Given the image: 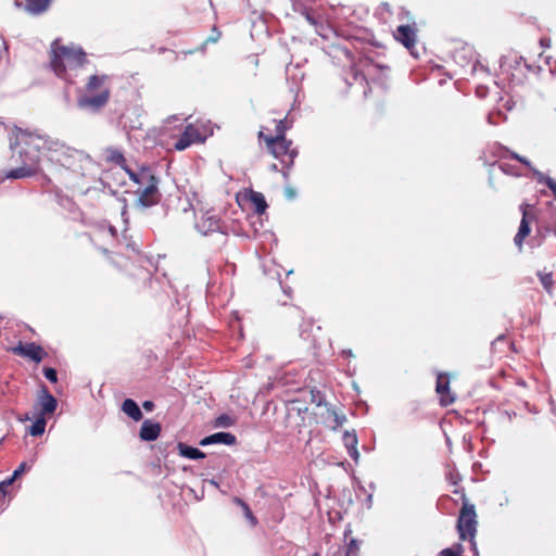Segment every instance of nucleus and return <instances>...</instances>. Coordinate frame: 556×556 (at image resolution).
<instances>
[{
    "mask_svg": "<svg viewBox=\"0 0 556 556\" xmlns=\"http://www.w3.org/2000/svg\"><path fill=\"white\" fill-rule=\"evenodd\" d=\"M332 556H350V555H349V553H345L344 555H342L341 552H337Z\"/></svg>",
    "mask_w": 556,
    "mask_h": 556,
    "instance_id": "a19ab883",
    "label": "nucleus"
},
{
    "mask_svg": "<svg viewBox=\"0 0 556 556\" xmlns=\"http://www.w3.org/2000/svg\"><path fill=\"white\" fill-rule=\"evenodd\" d=\"M523 166L530 167V163L526 159H523ZM529 169L532 172L533 179H535L541 185L547 186L556 198V181L549 177H545L542 173L538 170H534L532 168Z\"/></svg>",
    "mask_w": 556,
    "mask_h": 556,
    "instance_id": "393cba45",
    "label": "nucleus"
},
{
    "mask_svg": "<svg viewBox=\"0 0 556 556\" xmlns=\"http://www.w3.org/2000/svg\"><path fill=\"white\" fill-rule=\"evenodd\" d=\"M346 418L344 415L337 413L333 408L327 407L326 415L323 416V422L324 425L331 429L337 430L340 428L344 422Z\"/></svg>",
    "mask_w": 556,
    "mask_h": 556,
    "instance_id": "aec40b11",
    "label": "nucleus"
},
{
    "mask_svg": "<svg viewBox=\"0 0 556 556\" xmlns=\"http://www.w3.org/2000/svg\"><path fill=\"white\" fill-rule=\"evenodd\" d=\"M514 241L516 243L517 247L521 248V225L519 226L518 228V231L514 238Z\"/></svg>",
    "mask_w": 556,
    "mask_h": 556,
    "instance_id": "e433bc0d",
    "label": "nucleus"
},
{
    "mask_svg": "<svg viewBox=\"0 0 556 556\" xmlns=\"http://www.w3.org/2000/svg\"><path fill=\"white\" fill-rule=\"evenodd\" d=\"M346 84H348V86H352L353 85V83H351L349 80H346Z\"/></svg>",
    "mask_w": 556,
    "mask_h": 556,
    "instance_id": "79ce46f5",
    "label": "nucleus"
},
{
    "mask_svg": "<svg viewBox=\"0 0 556 556\" xmlns=\"http://www.w3.org/2000/svg\"><path fill=\"white\" fill-rule=\"evenodd\" d=\"M29 466L25 462L21 463L20 466L13 471V475L11 476L14 480L20 478L24 472L29 470Z\"/></svg>",
    "mask_w": 556,
    "mask_h": 556,
    "instance_id": "72a5a7b5",
    "label": "nucleus"
},
{
    "mask_svg": "<svg viewBox=\"0 0 556 556\" xmlns=\"http://www.w3.org/2000/svg\"><path fill=\"white\" fill-rule=\"evenodd\" d=\"M383 70L382 66L375 64L374 61L367 56H359L357 61L352 60L351 75L353 81L364 87L366 93V87H368V80L374 79L375 75Z\"/></svg>",
    "mask_w": 556,
    "mask_h": 556,
    "instance_id": "1a4fd4ad",
    "label": "nucleus"
},
{
    "mask_svg": "<svg viewBox=\"0 0 556 556\" xmlns=\"http://www.w3.org/2000/svg\"><path fill=\"white\" fill-rule=\"evenodd\" d=\"M179 454L186 458L200 459L204 458L205 454L197 447L189 446L185 443H178Z\"/></svg>",
    "mask_w": 556,
    "mask_h": 556,
    "instance_id": "a878e982",
    "label": "nucleus"
},
{
    "mask_svg": "<svg viewBox=\"0 0 556 556\" xmlns=\"http://www.w3.org/2000/svg\"><path fill=\"white\" fill-rule=\"evenodd\" d=\"M249 201L253 205L254 212L258 215L264 214L268 206L264 194L257 191L252 190L250 192Z\"/></svg>",
    "mask_w": 556,
    "mask_h": 556,
    "instance_id": "5701e85b",
    "label": "nucleus"
},
{
    "mask_svg": "<svg viewBox=\"0 0 556 556\" xmlns=\"http://www.w3.org/2000/svg\"><path fill=\"white\" fill-rule=\"evenodd\" d=\"M43 375L52 383H55L58 381V374L54 368H51V367L43 368Z\"/></svg>",
    "mask_w": 556,
    "mask_h": 556,
    "instance_id": "473e14b6",
    "label": "nucleus"
},
{
    "mask_svg": "<svg viewBox=\"0 0 556 556\" xmlns=\"http://www.w3.org/2000/svg\"><path fill=\"white\" fill-rule=\"evenodd\" d=\"M539 279L543 286V288L551 293L553 288V274L549 273H538Z\"/></svg>",
    "mask_w": 556,
    "mask_h": 556,
    "instance_id": "c756f323",
    "label": "nucleus"
},
{
    "mask_svg": "<svg viewBox=\"0 0 556 556\" xmlns=\"http://www.w3.org/2000/svg\"><path fill=\"white\" fill-rule=\"evenodd\" d=\"M435 392L439 395L440 405L450 406L455 402V395L451 392L450 378L446 374L440 372L437 377Z\"/></svg>",
    "mask_w": 556,
    "mask_h": 556,
    "instance_id": "ddd939ff",
    "label": "nucleus"
},
{
    "mask_svg": "<svg viewBox=\"0 0 556 556\" xmlns=\"http://www.w3.org/2000/svg\"><path fill=\"white\" fill-rule=\"evenodd\" d=\"M213 33H215V34L208 36L199 48H197L194 50L185 51L184 54H191V53H193L195 51H204L205 46L207 43H210V42H213V43L217 42L219 40L220 36H222V33L219 30H217L216 27L213 28Z\"/></svg>",
    "mask_w": 556,
    "mask_h": 556,
    "instance_id": "c85d7f7f",
    "label": "nucleus"
},
{
    "mask_svg": "<svg viewBox=\"0 0 556 556\" xmlns=\"http://www.w3.org/2000/svg\"><path fill=\"white\" fill-rule=\"evenodd\" d=\"M232 502L242 508L243 514H244L245 518L250 521L251 526L254 527L257 525L256 517L253 515L250 506L242 498L236 496V497H233Z\"/></svg>",
    "mask_w": 556,
    "mask_h": 556,
    "instance_id": "bb28decb",
    "label": "nucleus"
},
{
    "mask_svg": "<svg viewBox=\"0 0 556 556\" xmlns=\"http://www.w3.org/2000/svg\"><path fill=\"white\" fill-rule=\"evenodd\" d=\"M46 419L45 416H38L36 420L33 422V425L29 428V433L34 437H39L45 432L46 429Z\"/></svg>",
    "mask_w": 556,
    "mask_h": 556,
    "instance_id": "cd10ccee",
    "label": "nucleus"
},
{
    "mask_svg": "<svg viewBox=\"0 0 556 556\" xmlns=\"http://www.w3.org/2000/svg\"><path fill=\"white\" fill-rule=\"evenodd\" d=\"M9 351L14 355L28 358L36 364L41 363L48 356V353L45 351V349L35 342H18L16 346L9 349Z\"/></svg>",
    "mask_w": 556,
    "mask_h": 556,
    "instance_id": "9d476101",
    "label": "nucleus"
},
{
    "mask_svg": "<svg viewBox=\"0 0 556 556\" xmlns=\"http://www.w3.org/2000/svg\"><path fill=\"white\" fill-rule=\"evenodd\" d=\"M456 494H459L463 501L462 508L459 510L457 519V531L462 541L468 540L471 544V548L475 556H478L475 536L477 533L478 520L475 505L469 503L464 490H455Z\"/></svg>",
    "mask_w": 556,
    "mask_h": 556,
    "instance_id": "0eeeda50",
    "label": "nucleus"
},
{
    "mask_svg": "<svg viewBox=\"0 0 556 556\" xmlns=\"http://www.w3.org/2000/svg\"><path fill=\"white\" fill-rule=\"evenodd\" d=\"M36 405L40 416L53 414L56 409L58 402L45 384L41 386L38 392Z\"/></svg>",
    "mask_w": 556,
    "mask_h": 556,
    "instance_id": "4468645a",
    "label": "nucleus"
},
{
    "mask_svg": "<svg viewBox=\"0 0 556 556\" xmlns=\"http://www.w3.org/2000/svg\"><path fill=\"white\" fill-rule=\"evenodd\" d=\"M222 224L220 219L210 212H206L201 216V218L197 223V228L203 235H207L211 232H217L220 230Z\"/></svg>",
    "mask_w": 556,
    "mask_h": 556,
    "instance_id": "f3484780",
    "label": "nucleus"
},
{
    "mask_svg": "<svg viewBox=\"0 0 556 556\" xmlns=\"http://www.w3.org/2000/svg\"><path fill=\"white\" fill-rule=\"evenodd\" d=\"M142 407H143V409H146L147 412H151V410H153V408H154V403H153L152 401H144V402L142 403Z\"/></svg>",
    "mask_w": 556,
    "mask_h": 556,
    "instance_id": "4c0bfd02",
    "label": "nucleus"
},
{
    "mask_svg": "<svg viewBox=\"0 0 556 556\" xmlns=\"http://www.w3.org/2000/svg\"><path fill=\"white\" fill-rule=\"evenodd\" d=\"M235 420L227 414L219 415L215 420V427H231Z\"/></svg>",
    "mask_w": 556,
    "mask_h": 556,
    "instance_id": "2f4dec72",
    "label": "nucleus"
},
{
    "mask_svg": "<svg viewBox=\"0 0 556 556\" xmlns=\"http://www.w3.org/2000/svg\"><path fill=\"white\" fill-rule=\"evenodd\" d=\"M555 224V216L549 211L527 205L523 208V241L527 239L526 243L532 249L540 247Z\"/></svg>",
    "mask_w": 556,
    "mask_h": 556,
    "instance_id": "7ed1b4c3",
    "label": "nucleus"
},
{
    "mask_svg": "<svg viewBox=\"0 0 556 556\" xmlns=\"http://www.w3.org/2000/svg\"><path fill=\"white\" fill-rule=\"evenodd\" d=\"M236 442H237V438L232 433L217 432V433H214V434L203 438L200 441V445L206 446L210 444H217V443H222V444H226V445H233V444H236Z\"/></svg>",
    "mask_w": 556,
    "mask_h": 556,
    "instance_id": "6ab92c4d",
    "label": "nucleus"
},
{
    "mask_svg": "<svg viewBox=\"0 0 556 556\" xmlns=\"http://www.w3.org/2000/svg\"><path fill=\"white\" fill-rule=\"evenodd\" d=\"M51 0H25L24 9L33 14L37 15L45 12L49 5Z\"/></svg>",
    "mask_w": 556,
    "mask_h": 556,
    "instance_id": "b1692460",
    "label": "nucleus"
},
{
    "mask_svg": "<svg viewBox=\"0 0 556 556\" xmlns=\"http://www.w3.org/2000/svg\"><path fill=\"white\" fill-rule=\"evenodd\" d=\"M313 556H319L318 554H314Z\"/></svg>",
    "mask_w": 556,
    "mask_h": 556,
    "instance_id": "37998d69",
    "label": "nucleus"
},
{
    "mask_svg": "<svg viewBox=\"0 0 556 556\" xmlns=\"http://www.w3.org/2000/svg\"><path fill=\"white\" fill-rule=\"evenodd\" d=\"M289 128L286 118L276 122L275 135L266 134V128H262L258 131V139L263 140L265 148L275 159L279 160L280 163L290 167L294 163V159L298 156V150L293 147L292 140L286 138V131Z\"/></svg>",
    "mask_w": 556,
    "mask_h": 556,
    "instance_id": "20e7f679",
    "label": "nucleus"
},
{
    "mask_svg": "<svg viewBox=\"0 0 556 556\" xmlns=\"http://www.w3.org/2000/svg\"><path fill=\"white\" fill-rule=\"evenodd\" d=\"M0 319H2V316L0 315Z\"/></svg>",
    "mask_w": 556,
    "mask_h": 556,
    "instance_id": "c03bdc74",
    "label": "nucleus"
},
{
    "mask_svg": "<svg viewBox=\"0 0 556 556\" xmlns=\"http://www.w3.org/2000/svg\"><path fill=\"white\" fill-rule=\"evenodd\" d=\"M540 43H541L542 47H549L551 40L547 39V38H542L540 40Z\"/></svg>",
    "mask_w": 556,
    "mask_h": 556,
    "instance_id": "ea45409f",
    "label": "nucleus"
},
{
    "mask_svg": "<svg viewBox=\"0 0 556 556\" xmlns=\"http://www.w3.org/2000/svg\"><path fill=\"white\" fill-rule=\"evenodd\" d=\"M285 193L288 199H293L295 197V191L292 188H287Z\"/></svg>",
    "mask_w": 556,
    "mask_h": 556,
    "instance_id": "58836bf2",
    "label": "nucleus"
},
{
    "mask_svg": "<svg viewBox=\"0 0 556 556\" xmlns=\"http://www.w3.org/2000/svg\"><path fill=\"white\" fill-rule=\"evenodd\" d=\"M110 77L105 74L89 76L83 93L77 97V106L92 113L100 112L110 101Z\"/></svg>",
    "mask_w": 556,
    "mask_h": 556,
    "instance_id": "39448f33",
    "label": "nucleus"
},
{
    "mask_svg": "<svg viewBox=\"0 0 556 556\" xmlns=\"http://www.w3.org/2000/svg\"><path fill=\"white\" fill-rule=\"evenodd\" d=\"M21 156L24 157V163L22 166L10 169L5 174V178L8 179H20V178H26V177H33L35 176L40 167V154H42L41 151H31L27 153V137L24 141V147L21 150Z\"/></svg>",
    "mask_w": 556,
    "mask_h": 556,
    "instance_id": "6e6552de",
    "label": "nucleus"
},
{
    "mask_svg": "<svg viewBox=\"0 0 556 556\" xmlns=\"http://www.w3.org/2000/svg\"><path fill=\"white\" fill-rule=\"evenodd\" d=\"M495 167L507 176L519 177L521 174V157L518 154H509L502 156L495 164H493L492 173Z\"/></svg>",
    "mask_w": 556,
    "mask_h": 556,
    "instance_id": "f8f14e48",
    "label": "nucleus"
},
{
    "mask_svg": "<svg viewBox=\"0 0 556 556\" xmlns=\"http://www.w3.org/2000/svg\"><path fill=\"white\" fill-rule=\"evenodd\" d=\"M204 140L205 137L202 136L200 129L193 124H188L173 146L175 150L184 151L191 144L202 143Z\"/></svg>",
    "mask_w": 556,
    "mask_h": 556,
    "instance_id": "9b49d317",
    "label": "nucleus"
},
{
    "mask_svg": "<svg viewBox=\"0 0 556 556\" xmlns=\"http://www.w3.org/2000/svg\"><path fill=\"white\" fill-rule=\"evenodd\" d=\"M464 548L460 543L454 544L452 547L444 548L440 552V556H462Z\"/></svg>",
    "mask_w": 556,
    "mask_h": 556,
    "instance_id": "7c9ffc66",
    "label": "nucleus"
},
{
    "mask_svg": "<svg viewBox=\"0 0 556 556\" xmlns=\"http://www.w3.org/2000/svg\"><path fill=\"white\" fill-rule=\"evenodd\" d=\"M394 37L405 48L412 50L416 46L417 28L410 25H400L394 33Z\"/></svg>",
    "mask_w": 556,
    "mask_h": 556,
    "instance_id": "2eb2a0df",
    "label": "nucleus"
},
{
    "mask_svg": "<svg viewBox=\"0 0 556 556\" xmlns=\"http://www.w3.org/2000/svg\"><path fill=\"white\" fill-rule=\"evenodd\" d=\"M122 412L135 421L142 419L143 415L138 404L132 399H126L122 403Z\"/></svg>",
    "mask_w": 556,
    "mask_h": 556,
    "instance_id": "4be33fe9",
    "label": "nucleus"
},
{
    "mask_svg": "<svg viewBox=\"0 0 556 556\" xmlns=\"http://www.w3.org/2000/svg\"><path fill=\"white\" fill-rule=\"evenodd\" d=\"M357 551H358L357 542H356V540L352 539L348 545V548L341 554L344 555L345 553H349L350 556H356Z\"/></svg>",
    "mask_w": 556,
    "mask_h": 556,
    "instance_id": "f704fd0d",
    "label": "nucleus"
},
{
    "mask_svg": "<svg viewBox=\"0 0 556 556\" xmlns=\"http://www.w3.org/2000/svg\"><path fill=\"white\" fill-rule=\"evenodd\" d=\"M128 177L132 182L137 185L147 184L144 188H139L136 191L138 194V199L136 201L137 205L141 207H151L160 202V179L151 172L149 167H142L139 172L129 170Z\"/></svg>",
    "mask_w": 556,
    "mask_h": 556,
    "instance_id": "423d86ee",
    "label": "nucleus"
},
{
    "mask_svg": "<svg viewBox=\"0 0 556 556\" xmlns=\"http://www.w3.org/2000/svg\"><path fill=\"white\" fill-rule=\"evenodd\" d=\"M14 481H15V480H14L12 477H10V478H8V479H5V480L1 481V482H0V492H1L3 495H5V494L8 493V489H9V486H11V485L13 484V482H14Z\"/></svg>",
    "mask_w": 556,
    "mask_h": 556,
    "instance_id": "c9c22d12",
    "label": "nucleus"
},
{
    "mask_svg": "<svg viewBox=\"0 0 556 556\" xmlns=\"http://www.w3.org/2000/svg\"><path fill=\"white\" fill-rule=\"evenodd\" d=\"M41 151L52 163L59 164L77 176H86L91 166V157L83 150L75 149L66 143L38 135L27 136V153Z\"/></svg>",
    "mask_w": 556,
    "mask_h": 556,
    "instance_id": "f257e3e1",
    "label": "nucleus"
},
{
    "mask_svg": "<svg viewBox=\"0 0 556 556\" xmlns=\"http://www.w3.org/2000/svg\"><path fill=\"white\" fill-rule=\"evenodd\" d=\"M87 62V54L81 47L62 45L60 40L51 43L50 66L58 77L67 83L74 84L70 72L83 67Z\"/></svg>",
    "mask_w": 556,
    "mask_h": 556,
    "instance_id": "f03ea898",
    "label": "nucleus"
},
{
    "mask_svg": "<svg viewBox=\"0 0 556 556\" xmlns=\"http://www.w3.org/2000/svg\"><path fill=\"white\" fill-rule=\"evenodd\" d=\"M342 440H343L344 446L348 450L349 455L353 458V460L357 462L359 458V453L357 450L358 440H357L356 433L354 431L353 432L345 431L343 433Z\"/></svg>",
    "mask_w": 556,
    "mask_h": 556,
    "instance_id": "412c9836",
    "label": "nucleus"
},
{
    "mask_svg": "<svg viewBox=\"0 0 556 556\" xmlns=\"http://www.w3.org/2000/svg\"><path fill=\"white\" fill-rule=\"evenodd\" d=\"M102 155L105 163L119 166L127 175L129 170H132L128 167L124 153L121 149L108 147L103 150Z\"/></svg>",
    "mask_w": 556,
    "mask_h": 556,
    "instance_id": "dca6fc26",
    "label": "nucleus"
},
{
    "mask_svg": "<svg viewBox=\"0 0 556 556\" xmlns=\"http://www.w3.org/2000/svg\"><path fill=\"white\" fill-rule=\"evenodd\" d=\"M162 427L159 422H153L150 419H146L139 431V438L142 441H155L161 434Z\"/></svg>",
    "mask_w": 556,
    "mask_h": 556,
    "instance_id": "a211bd4d",
    "label": "nucleus"
}]
</instances>
